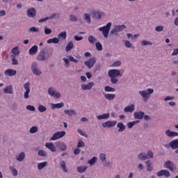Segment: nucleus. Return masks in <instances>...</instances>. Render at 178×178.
Segmentation results:
<instances>
[{
	"mask_svg": "<svg viewBox=\"0 0 178 178\" xmlns=\"http://www.w3.org/2000/svg\"><path fill=\"white\" fill-rule=\"evenodd\" d=\"M122 77V73L120 72V70H111L108 71V76L111 79V84H118V78L117 77Z\"/></svg>",
	"mask_w": 178,
	"mask_h": 178,
	"instance_id": "f257e3e1",
	"label": "nucleus"
},
{
	"mask_svg": "<svg viewBox=\"0 0 178 178\" xmlns=\"http://www.w3.org/2000/svg\"><path fill=\"white\" fill-rule=\"evenodd\" d=\"M111 27H112V22H108L106 26L99 29V31H102V34L104 38H108L109 35V31H111Z\"/></svg>",
	"mask_w": 178,
	"mask_h": 178,
	"instance_id": "f03ea898",
	"label": "nucleus"
},
{
	"mask_svg": "<svg viewBox=\"0 0 178 178\" xmlns=\"http://www.w3.org/2000/svg\"><path fill=\"white\" fill-rule=\"evenodd\" d=\"M154 92V89L152 88H149L147 89V90H140L139 94L143 97L144 102H147L149 98V95L152 94Z\"/></svg>",
	"mask_w": 178,
	"mask_h": 178,
	"instance_id": "7ed1b4c3",
	"label": "nucleus"
},
{
	"mask_svg": "<svg viewBox=\"0 0 178 178\" xmlns=\"http://www.w3.org/2000/svg\"><path fill=\"white\" fill-rule=\"evenodd\" d=\"M31 69L32 70V72L35 76H40L41 73V70L38 67V64L36 62H33L31 66Z\"/></svg>",
	"mask_w": 178,
	"mask_h": 178,
	"instance_id": "20e7f679",
	"label": "nucleus"
},
{
	"mask_svg": "<svg viewBox=\"0 0 178 178\" xmlns=\"http://www.w3.org/2000/svg\"><path fill=\"white\" fill-rule=\"evenodd\" d=\"M66 136V131H57L54 133L52 136V137L50 138L51 141H55L59 138H62V137H65Z\"/></svg>",
	"mask_w": 178,
	"mask_h": 178,
	"instance_id": "39448f33",
	"label": "nucleus"
},
{
	"mask_svg": "<svg viewBox=\"0 0 178 178\" xmlns=\"http://www.w3.org/2000/svg\"><path fill=\"white\" fill-rule=\"evenodd\" d=\"M126 29V25H118L114 27L113 29H112L110 32V34H115V35H118V33H120V31H123Z\"/></svg>",
	"mask_w": 178,
	"mask_h": 178,
	"instance_id": "423d86ee",
	"label": "nucleus"
},
{
	"mask_svg": "<svg viewBox=\"0 0 178 178\" xmlns=\"http://www.w3.org/2000/svg\"><path fill=\"white\" fill-rule=\"evenodd\" d=\"M48 94L51 97H54V98L59 99L60 98V93L59 92H56L55 88L51 87L48 88Z\"/></svg>",
	"mask_w": 178,
	"mask_h": 178,
	"instance_id": "0eeeda50",
	"label": "nucleus"
},
{
	"mask_svg": "<svg viewBox=\"0 0 178 178\" xmlns=\"http://www.w3.org/2000/svg\"><path fill=\"white\" fill-rule=\"evenodd\" d=\"M95 63H97V58L95 57H92V58H90L88 60L85 61L84 65L85 66H87L88 69H91Z\"/></svg>",
	"mask_w": 178,
	"mask_h": 178,
	"instance_id": "6e6552de",
	"label": "nucleus"
},
{
	"mask_svg": "<svg viewBox=\"0 0 178 178\" xmlns=\"http://www.w3.org/2000/svg\"><path fill=\"white\" fill-rule=\"evenodd\" d=\"M164 168H166V169H169V170H170L171 172L176 170V165H175L174 162H172L170 161H167L164 163Z\"/></svg>",
	"mask_w": 178,
	"mask_h": 178,
	"instance_id": "1a4fd4ad",
	"label": "nucleus"
},
{
	"mask_svg": "<svg viewBox=\"0 0 178 178\" xmlns=\"http://www.w3.org/2000/svg\"><path fill=\"white\" fill-rule=\"evenodd\" d=\"M156 175L159 177H162V176H165L166 178L170 177V172L168 170H161L157 172Z\"/></svg>",
	"mask_w": 178,
	"mask_h": 178,
	"instance_id": "9d476101",
	"label": "nucleus"
},
{
	"mask_svg": "<svg viewBox=\"0 0 178 178\" xmlns=\"http://www.w3.org/2000/svg\"><path fill=\"white\" fill-rule=\"evenodd\" d=\"M118 123V121H111L108 120L106 122L102 123V127L104 128H108L111 129V127H114V126H116V124Z\"/></svg>",
	"mask_w": 178,
	"mask_h": 178,
	"instance_id": "9b49d317",
	"label": "nucleus"
},
{
	"mask_svg": "<svg viewBox=\"0 0 178 178\" xmlns=\"http://www.w3.org/2000/svg\"><path fill=\"white\" fill-rule=\"evenodd\" d=\"M38 60H40V62H42V60H47V57H45V49H42L39 54L37 56Z\"/></svg>",
	"mask_w": 178,
	"mask_h": 178,
	"instance_id": "f8f14e48",
	"label": "nucleus"
},
{
	"mask_svg": "<svg viewBox=\"0 0 178 178\" xmlns=\"http://www.w3.org/2000/svg\"><path fill=\"white\" fill-rule=\"evenodd\" d=\"M24 88L26 90L24 97L25 99H29V94H30V83H26L24 85Z\"/></svg>",
	"mask_w": 178,
	"mask_h": 178,
	"instance_id": "ddd939ff",
	"label": "nucleus"
},
{
	"mask_svg": "<svg viewBox=\"0 0 178 178\" xmlns=\"http://www.w3.org/2000/svg\"><path fill=\"white\" fill-rule=\"evenodd\" d=\"M36 15H37V10H35L34 8H31L27 10L28 17H35Z\"/></svg>",
	"mask_w": 178,
	"mask_h": 178,
	"instance_id": "4468645a",
	"label": "nucleus"
},
{
	"mask_svg": "<svg viewBox=\"0 0 178 178\" xmlns=\"http://www.w3.org/2000/svg\"><path fill=\"white\" fill-rule=\"evenodd\" d=\"M46 148H48V149L51 150V152H56V147H55V145L52 143H47L45 144Z\"/></svg>",
	"mask_w": 178,
	"mask_h": 178,
	"instance_id": "2eb2a0df",
	"label": "nucleus"
},
{
	"mask_svg": "<svg viewBox=\"0 0 178 178\" xmlns=\"http://www.w3.org/2000/svg\"><path fill=\"white\" fill-rule=\"evenodd\" d=\"M94 86V82H89L87 85L83 83L81 85L82 90H91Z\"/></svg>",
	"mask_w": 178,
	"mask_h": 178,
	"instance_id": "dca6fc26",
	"label": "nucleus"
},
{
	"mask_svg": "<svg viewBox=\"0 0 178 178\" xmlns=\"http://www.w3.org/2000/svg\"><path fill=\"white\" fill-rule=\"evenodd\" d=\"M144 115H145V113H144V111H138L136 113H134V116L135 118V119H144Z\"/></svg>",
	"mask_w": 178,
	"mask_h": 178,
	"instance_id": "f3484780",
	"label": "nucleus"
},
{
	"mask_svg": "<svg viewBox=\"0 0 178 178\" xmlns=\"http://www.w3.org/2000/svg\"><path fill=\"white\" fill-rule=\"evenodd\" d=\"M17 73V72H16L15 70H12V69H8L4 72V74H6V76H15Z\"/></svg>",
	"mask_w": 178,
	"mask_h": 178,
	"instance_id": "a211bd4d",
	"label": "nucleus"
},
{
	"mask_svg": "<svg viewBox=\"0 0 178 178\" xmlns=\"http://www.w3.org/2000/svg\"><path fill=\"white\" fill-rule=\"evenodd\" d=\"M165 134L168 136V137H170L172 138V137H176L178 136V133L176 131H172L170 129H168L165 131Z\"/></svg>",
	"mask_w": 178,
	"mask_h": 178,
	"instance_id": "6ab92c4d",
	"label": "nucleus"
},
{
	"mask_svg": "<svg viewBox=\"0 0 178 178\" xmlns=\"http://www.w3.org/2000/svg\"><path fill=\"white\" fill-rule=\"evenodd\" d=\"M65 106V103L60 102L57 104H51V108L52 109H60V108H63Z\"/></svg>",
	"mask_w": 178,
	"mask_h": 178,
	"instance_id": "aec40b11",
	"label": "nucleus"
},
{
	"mask_svg": "<svg viewBox=\"0 0 178 178\" xmlns=\"http://www.w3.org/2000/svg\"><path fill=\"white\" fill-rule=\"evenodd\" d=\"M117 127L118 128V132L122 133L126 130V125L123 122H118L117 124Z\"/></svg>",
	"mask_w": 178,
	"mask_h": 178,
	"instance_id": "412c9836",
	"label": "nucleus"
},
{
	"mask_svg": "<svg viewBox=\"0 0 178 178\" xmlns=\"http://www.w3.org/2000/svg\"><path fill=\"white\" fill-rule=\"evenodd\" d=\"M56 147L61 151H66V148H67L66 144H65V143H63V142L57 143Z\"/></svg>",
	"mask_w": 178,
	"mask_h": 178,
	"instance_id": "4be33fe9",
	"label": "nucleus"
},
{
	"mask_svg": "<svg viewBox=\"0 0 178 178\" xmlns=\"http://www.w3.org/2000/svg\"><path fill=\"white\" fill-rule=\"evenodd\" d=\"M52 55H54V49H50L48 50H44V56L46 57V59H49Z\"/></svg>",
	"mask_w": 178,
	"mask_h": 178,
	"instance_id": "5701e85b",
	"label": "nucleus"
},
{
	"mask_svg": "<svg viewBox=\"0 0 178 178\" xmlns=\"http://www.w3.org/2000/svg\"><path fill=\"white\" fill-rule=\"evenodd\" d=\"M5 94H13V86L12 85L6 86L3 89Z\"/></svg>",
	"mask_w": 178,
	"mask_h": 178,
	"instance_id": "b1692460",
	"label": "nucleus"
},
{
	"mask_svg": "<svg viewBox=\"0 0 178 178\" xmlns=\"http://www.w3.org/2000/svg\"><path fill=\"white\" fill-rule=\"evenodd\" d=\"M38 51V46L34 45L31 49H29V55H35Z\"/></svg>",
	"mask_w": 178,
	"mask_h": 178,
	"instance_id": "393cba45",
	"label": "nucleus"
},
{
	"mask_svg": "<svg viewBox=\"0 0 178 178\" xmlns=\"http://www.w3.org/2000/svg\"><path fill=\"white\" fill-rule=\"evenodd\" d=\"M64 113L65 115H68V116H76L77 115V113L73 109L71 110H65Z\"/></svg>",
	"mask_w": 178,
	"mask_h": 178,
	"instance_id": "a878e982",
	"label": "nucleus"
},
{
	"mask_svg": "<svg viewBox=\"0 0 178 178\" xmlns=\"http://www.w3.org/2000/svg\"><path fill=\"white\" fill-rule=\"evenodd\" d=\"M138 158L140 161H146V159H148V155L146 153L142 152L138 155Z\"/></svg>",
	"mask_w": 178,
	"mask_h": 178,
	"instance_id": "bb28decb",
	"label": "nucleus"
},
{
	"mask_svg": "<svg viewBox=\"0 0 178 178\" xmlns=\"http://www.w3.org/2000/svg\"><path fill=\"white\" fill-rule=\"evenodd\" d=\"M134 109H135L134 104H131V105L125 107L124 111V112H130L131 113L132 112H134Z\"/></svg>",
	"mask_w": 178,
	"mask_h": 178,
	"instance_id": "cd10ccee",
	"label": "nucleus"
},
{
	"mask_svg": "<svg viewBox=\"0 0 178 178\" xmlns=\"http://www.w3.org/2000/svg\"><path fill=\"white\" fill-rule=\"evenodd\" d=\"M116 97V95L115 94H106L104 95V98H106V99H108V101H112L113 99H115V97Z\"/></svg>",
	"mask_w": 178,
	"mask_h": 178,
	"instance_id": "c85d7f7f",
	"label": "nucleus"
},
{
	"mask_svg": "<svg viewBox=\"0 0 178 178\" xmlns=\"http://www.w3.org/2000/svg\"><path fill=\"white\" fill-rule=\"evenodd\" d=\"M24 158H26V154L24 152H21L18 156L16 157L17 161L19 162H23L24 161Z\"/></svg>",
	"mask_w": 178,
	"mask_h": 178,
	"instance_id": "c756f323",
	"label": "nucleus"
},
{
	"mask_svg": "<svg viewBox=\"0 0 178 178\" xmlns=\"http://www.w3.org/2000/svg\"><path fill=\"white\" fill-rule=\"evenodd\" d=\"M109 116H111V114L109 113H104L102 115H100L97 117L98 120H102V119H109Z\"/></svg>",
	"mask_w": 178,
	"mask_h": 178,
	"instance_id": "7c9ffc66",
	"label": "nucleus"
},
{
	"mask_svg": "<svg viewBox=\"0 0 178 178\" xmlns=\"http://www.w3.org/2000/svg\"><path fill=\"white\" fill-rule=\"evenodd\" d=\"M47 44H58L59 43V38H53L51 39H49L47 41Z\"/></svg>",
	"mask_w": 178,
	"mask_h": 178,
	"instance_id": "2f4dec72",
	"label": "nucleus"
},
{
	"mask_svg": "<svg viewBox=\"0 0 178 178\" xmlns=\"http://www.w3.org/2000/svg\"><path fill=\"white\" fill-rule=\"evenodd\" d=\"M137 123H140V120L129 122L127 124L128 129H133L134 126H136Z\"/></svg>",
	"mask_w": 178,
	"mask_h": 178,
	"instance_id": "473e14b6",
	"label": "nucleus"
},
{
	"mask_svg": "<svg viewBox=\"0 0 178 178\" xmlns=\"http://www.w3.org/2000/svg\"><path fill=\"white\" fill-rule=\"evenodd\" d=\"M92 17H94L95 19H98V20H99V19H101L102 16H101V13L99 11H97L95 10L92 12Z\"/></svg>",
	"mask_w": 178,
	"mask_h": 178,
	"instance_id": "72a5a7b5",
	"label": "nucleus"
},
{
	"mask_svg": "<svg viewBox=\"0 0 178 178\" xmlns=\"http://www.w3.org/2000/svg\"><path fill=\"white\" fill-rule=\"evenodd\" d=\"M146 165L148 172H152V169H154V167H152V163L151 162V160H148L147 161H146Z\"/></svg>",
	"mask_w": 178,
	"mask_h": 178,
	"instance_id": "f704fd0d",
	"label": "nucleus"
},
{
	"mask_svg": "<svg viewBox=\"0 0 178 178\" xmlns=\"http://www.w3.org/2000/svg\"><path fill=\"white\" fill-rule=\"evenodd\" d=\"M47 165H48V162H47V161H44L42 163H38V169L39 170H41L44 169V168H45V166H47Z\"/></svg>",
	"mask_w": 178,
	"mask_h": 178,
	"instance_id": "c9c22d12",
	"label": "nucleus"
},
{
	"mask_svg": "<svg viewBox=\"0 0 178 178\" xmlns=\"http://www.w3.org/2000/svg\"><path fill=\"white\" fill-rule=\"evenodd\" d=\"M104 91L106 92H115V91H116V89H115L114 88H112L109 86H106L104 87Z\"/></svg>",
	"mask_w": 178,
	"mask_h": 178,
	"instance_id": "e433bc0d",
	"label": "nucleus"
},
{
	"mask_svg": "<svg viewBox=\"0 0 178 178\" xmlns=\"http://www.w3.org/2000/svg\"><path fill=\"white\" fill-rule=\"evenodd\" d=\"M11 52L15 55V56H18V55H20V51H19V47H15L12 49Z\"/></svg>",
	"mask_w": 178,
	"mask_h": 178,
	"instance_id": "4c0bfd02",
	"label": "nucleus"
},
{
	"mask_svg": "<svg viewBox=\"0 0 178 178\" xmlns=\"http://www.w3.org/2000/svg\"><path fill=\"white\" fill-rule=\"evenodd\" d=\"M83 19L87 22V23H91V15L88 13H85L83 15Z\"/></svg>",
	"mask_w": 178,
	"mask_h": 178,
	"instance_id": "58836bf2",
	"label": "nucleus"
},
{
	"mask_svg": "<svg viewBox=\"0 0 178 178\" xmlns=\"http://www.w3.org/2000/svg\"><path fill=\"white\" fill-rule=\"evenodd\" d=\"M74 47V45L73 44V42H68V44H67V46L65 47L66 52H69V51H70V49H73Z\"/></svg>",
	"mask_w": 178,
	"mask_h": 178,
	"instance_id": "ea45409f",
	"label": "nucleus"
},
{
	"mask_svg": "<svg viewBox=\"0 0 178 178\" xmlns=\"http://www.w3.org/2000/svg\"><path fill=\"white\" fill-rule=\"evenodd\" d=\"M60 166L61 169H63V172H65V173L67 172V169L66 168V163L65 162V161H62L60 162Z\"/></svg>",
	"mask_w": 178,
	"mask_h": 178,
	"instance_id": "a19ab883",
	"label": "nucleus"
},
{
	"mask_svg": "<svg viewBox=\"0 0 178 178\" xmlns=\"http://www.w3.org/2000/svg\"><path fill=\"white\" fill-rule=\"evenodd\" d=\"M97 161H98V159L94 156L90 160H88V163H89V165H90V166H92L93 165H95Z\"/></svg>",
	"mask_w": 178,
	"mask_h": 178,
	"instance_id": "79ce46f5",
	"label": "nucleus"
},
{
	"mask_svg": "<svg viewBox=\"0 0 178 178\" xmlns=\"http://www.w3.org/2000/svg\"><path fill=\"white\" fill-rule=\"evenodd\" d=\"M87 166H79L77 167V172L79 173H84L86 170H87Z\"/></svg>",
	"mask_w": 178,
	"mask_h": 178,
	"instance_id": "37998d69",
	"label": "nucleus"
},
{
	"mask_svg": "<svg viewBox=\"0 0 178 178\" xmlns=\"http://www.w3.org/2000/svg\"><path fill=\"white\" fill-rule=\"evenodd\" d=\"M37 131H38V127L37 126H33L29 129V133H31V134H34L37 133Z\"/></svg>",
	"mask_w": 178,
	"mask_h": 178,
	"instance_id": "c03bdc74",
	"label": "nucleus"
},
{
	"mask_svg": "<svg viewBox=\"0 0 178 178\" xmlns=\"http://www.w3.org/2000/svg\"><path fill=\"white\" fill-rule=\"evenodd\" d=\"M58 38H63V40H66V37H67V34L66 33V31H63L60 33L58 35Z\"/></svg>",
	"mask_w": 178,
	"mask_h": 178,
	"instance_id": "a18cd8bd",
	"label": "nucleus"
},
{
	"mask_svg": "<svg viewBox=\"0 0 178 178\" xmlns=\"http://www.w3.org/2000/svg\"><path fill=\"white\" fill-rule=\"evenodd\" d=\"M95 47L97 51H102V44H101V42H96Z\"/></svg>",
	"mask_w": 178,
	"mask_h": 178,
	"instance_id": "49530a36",
	"label": "nucleus"
},
{
	"mask_svg": "<svg viewBox=\"0 0 178 178\" xmlns=\"http://www.w3.org/2000/svg\"><path fill=\"white\" fill-rule=\"evenodd\" d=\"M38 109L39 112L42 113V112H45V111H47V107L44 105H39Z\"/></svg>",
	"mask_w": 178,
	"mask_h": 178,
	"instance_id": "de8ad7c7",
	"label": "nucleus"
},
{
	"mask_svg": "<svg viewBox=\"0 0 178 178\" xmlns=\"http://www.w3.org/2000/svg\"><path fill=\"white\" fill-rule=\"evenodd\" d=\"M88 41L90 42V44H95L97 39L94 36L90 35L88 37Z\"/></svg>",
	"mask_w": 178,
	"mask_h": 178,
	"instance_id": "09e8293b",
	"label": "nucleus"
},
{
	"mask_svg": "<svg viewBox=\"0 0 178 178\" xmlns=\"http://www.w3.org/2000/svg\"><path fill=\"white\" fill-rule=\"evenodd\" d=\"M83 147H86V144L82 140H79L78 142L77 148H81Z\"/></svg>",
	"mask_w": 178,
	"mask_h": 178,
	"instance_id": "8fccbe9b",
	"label": "nucleus"
},
{
	"mask_svg": "<svg viewBox=\"0 0 178 178\" xmlns=\"http://www.w3.org/2000/svg\"><path fill=\"white\" fill-rule=\"evenodd\" d=\"M39 156H47V152L44 150H39L38 152Z\"/></svg>",
	"mask_w": 178,
	"mask_h": 178,
	"instance_id": "3c124183",
	"label": "nucleus"
},
{
	"mask_svg": "<svg viewBox=\"0 0 178 178\" xmlns=\"http://www.w3.org/2000/svg\"><path fill=\"white\" fill-rule=\"evenodd\" d=\"M124 45L127 48H134L133 44H131L129 40L125 41Z\"/></svg>",
	"mask_w": 178,
	"mask_h": 178,
	"instance_id": "603ef678",
	"label": "nucleus"
},
{
	"mask_svg": "<svg viewBox=\"0 0 178 178\" xmlns=\"http://www.w3.org/2000/svg\"><path fill=\"white\" fill-rule=\"evenodd\" d=\"M99 158L102 160V161L105 162L106 161V154H104V153H102L99 155Z\"/></svg>",
	"mask_w": 178,
	"mask_h": 178,
	"instance_id": "864d4df0",
	"label": "nucleus"
},
{
	"mask_svg": "<svg viewBox=\"0 0 178 178\" xmlns=\"http://www.w3.org/2000/svg\"><path fill=\"white\" fill-rule=\"evenodd\" d=\"M147 159H149V158H154V152L152 150L147 151Z\"/></svg>",
	"mask_w": 178,
	"mask_h": 178,
	"instance_id": "5fc2aeb1",
	"label": "nucleus"
},
{
	"mask_svg": "<svg viewBox=\"0 0 178 178\" xmlns=\"http://www.w3.org/2000/svg\"><path fill=\"white\" fill-rule=\"evenodd\" d=\"M70 22H77V17H76L74 15H70Z\"/></svg>",
	"mask_w": 178,
	"mask_h": 178,
	"instance_id": "6e6d98bb",
	"label": "nucleus"
},
{
	"mask_svg": "<svg viewBox=\"0 0 178 178\" xmlns=\"http://www.w3.org/2000/svg\"><path fill=\"white\" fill-rule=\"evenodd\" d=\"M164 27L163 26H158L155 28V31L157 32V33H161V31H162L163 30Z\"/></svg>",
	"mask_w": 178,
	"mask_h": 178,
	"instance_id": "4d7b16f0",
	"label": "nucleus"
},
{
	"mask_svg": "<svg viewBox=\"0 0 178 178\" xmlns=\"http://www.w3.org/2000/svg\"><path fill=\"white\" fill-rule=\"evenodd\" d=\"M63 60L65 62V67H69L70 66V62L69 61V59L66 58H63Z\"/></svg>",
	"mask_w": 178,
	"mask_h": 178,
	"instance_id": "13d9d810",
	"label": "nucleus"
},
{
	"mask_svg": "<svg viewBox=\"0 0 178 178\" xmlns=\"http://www.w3.org/2000/svg\"><path fill=\"white\" fill-rule=\"evenodd\" d=\"M68 58H69L70 62H74V63H79V60L74 58L73 56H68Z\"/></svg>",
	"mask_w": 178,
	"mask_h": 178,
	"instance_id": "bf43d9fd",
	"label": "nucleus"
},
{
	"mask_svg": "<svg viewBox=\"0 0 178 178\" xmlns=\"http://www.w3.org/2000/svg\"><path fill=\"white\" fill-rule=\"evenodd\" d=\"M26 109L28 111H31L32 112H34V111H35V107H34V106L28 105V106H26Z\"/></svg>",
	"mask_w": 178,
	"mask_h": 178,
	"instance_id": "052dcab7",
	"label": "nucleus"
},
{
	"mask_svg": "<svg viewBox=\"0 0 178 178\" xmlns=\"http://www.w3.org/2000/svg\"><path fill=\"white\" fill-rule=\"evenodd\" d=\"M52 33V29H48L47 26L44 28V34L49 35Z\"/></svg>",
	"mask_w": 178,
	"mask_h": 178,
	"instance_id": "680f3d73",
	"label": "nucleus"
},
{
	"mask_svg": "<svg viewBox=\"0 0 178 178\" xmlns=\"http://www.w3.org/2000/svg\"><path fill=\"white\" fill-rule=\"evenodd\" d=\"M11 172L14 176H17V175H18L17 170H16V168H15V167L11 168Z\"/></svg>",
	"mask_w": 178,
	"mask_h": 178,
	"instance_id": "e2e57ef3",
	"label": "nucleus"
},
{
	"mask_svg": "<svg viewBox=\"0 0 178 178\" xmlns=\"http://www.w3.org/2000/svg\"><path fill=\"white\" fill-rule=\"evenodd\" d=\"M142 45H152V42L150 41L143 40Z\"/></svg>",
	"mask_w": 178,
	"mask_h": 178,
	"instance_id": "0e129e2a",
	"label": "nucleus"
},
{
	"mask_svg": "<svg viewBox=\"0 0 178 178\" xmlns=\"http://www.w3.org/2000/svg\"><path fill=\"white\" fill-rule=\"evenodd\" d=\"M81 152V149H80L79 147H77L74 150V155H79Z\"/></svg>",
	"mask_w": 178,
	"mask_h": 178,
	"instance_id": "69168bd1",
	"label": "nucleus"
},
{
	"mask_svg": "<svg viewBox=\"0 0 178 178\" xmlns=\"http://www.w3.org/2000/svg\"><path fill=\"white\" fill-rule=\"evenodd\" d=\"M122 65V61H115L113 63V66H120Z\"/></svg>",
	"mask_w": 178,
	"mask_h": 178,
	"instance_id": "338daca9",
	"label": "nucleus"
},
{
	"mask_svg": "<svg viewBox=\"0 0 178 178\" xmlns=\"http://www.w3.org/2000/svg\"><path fill=\"white\" fill-rule=\"evenodd\" d=\"M171 55L172 56H175V55H178V48L174 49V51Z\"/></svg>",
	"mask_w": 178,
	"mask_h": 178,
	"instance_id": "774afa93",
	"label": "nucleus"
}]
</instances>
